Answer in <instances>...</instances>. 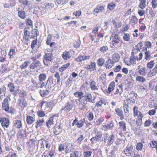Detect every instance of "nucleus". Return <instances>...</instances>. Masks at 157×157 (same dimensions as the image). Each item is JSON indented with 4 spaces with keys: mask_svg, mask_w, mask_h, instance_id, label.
I'll list each match as a JSON object with an SVG mask.
<instances>
[{
    "mask_svg": "<svg viewBox=\"0 0 157 157\" xmlns=\"http://www.w3.org/2000/svg\"><path fill=\"white\" fill-rule=\"evenodd\" d=\"M8 99L5 98L4 99L2 104V108L3 110L8 113H12L14 112V109L12 107H9V101Z\"/></svg>",
    "mask_w": 157,
    "mask_h": 157,
    "instance_id": "obj_1",
    "label": "nucleus"
},
{
    "mask_svg": "<svg viewBox=\"0 0 157 157\" xmlns=\"http://www.w3.org/2000/svg\"><path fill=\"white\" fill-rule=\"evenodd\" d=\"M53 60V55L52 53H47L43 56V61L44 64L46 66L51 64Z\"/></svg>",
    "mask_w": 157,
    "mask_h": 157,
    "instance_id": "obj_2",
    "label": "nucleus"
},
{
    "mask_svg": "<svg viewBox=\"0 0 157 157\" xmlns=\"http://www.w3.org/2000/svg\"><path fill=\"white\" fill-rule=\"evenodd\" d=\"M83 88V87L81 86L78 91L74 93V95L76 97L78 98V100L81 104L82 101V98H83L86 91V89L82 90Z\"/></svg>",
    "mask_w": 157,
    "mask_h": 157,
    "instance_id": "obj_3",
    "label": "nucleus"
},
{
    "mask_svg": "<svg viewBox=\"0 0 157 157\" xmlns=\"http://www.w3.org/2000/svg\"><path fill=\"white\" fill-rule=\"evenodd\" d=\"M92 98V94L86 91L83 98V101H82L81 104H82L83 106H85L87 104V102L93 103Z\"/></svg>",
    "mask_w": 157,
    "mask_h": 157,
    "instance_id": "obj_4",
    "label": "nucleus"
},
{
    "mask_svg": "<svg viewBox=\"0 0 157 157\" xmlns=\"http://www.w3.org/2000/svg\"><path fill=\"white\" fill-rule=\"evenodd\" d=\"M110 39L112 40V43L114 46H117L120 40V37L117 34H112Z\"/></svg>",
    "mask_w": 157,
    "mask_h": 157,
    "instance_id": "obj_5",
    "label": "nucleus"
},
{
    "mask_svg": "<svg viewBox=\"0 0 157 157\" xmlns=\"http://www.w3.org/2000/svg\"><path fill=\"white\" fill-rule=\"evenodd\" d=\"M2 126L3 128H8L10 124V122L7 118L2 117L0 119Z\"/></svg>",
    "mask_w": 157,
    "mask_h": 157,
    "instance_id": "obj_6",
    "label": "nucleus"
},
{
    "mask_svg": "<svg viewBox=\"0 0 157 157\" xmlns=\"http://www.w3.org/2000/svg\"><path fill=\"white\" fill-rule=\"evenodd\" d=\"M73 107V105L71 103L68 102L65 104L64 107L62 108L60 111L62 112L64 110L66 113H67L71 110Z\"/></svg>",
    "mask_w": 157,
    "mask_h": 157,
    "instance_id": "obj_7",
    "label": "nucleus"
},
{
    "mask_svg": "<svg viewBox=\"0 0 157 157\" xmlns=\"http://www.w3.org/2000/svg\"><path fill=\"white\" fill-rule=\"evenodd\" d=\"M40 140L42 141L41 144V148H44L45 145L46 148L48 149L50 148L51 144L48 140H45V139L42 138Z\"/></svg>",
    "mask_w": 157,
    "mask_h": 157,
    "instance_id": "obj_8",
    "label": "nucleus"
},
{
    "mask_svg": "<svg viewBox=\"0 0 157 157\" xmlns=\"http://www.w3.org/2000/svg\"><path fill=\"white\" fill-rule=\"evenodd\" d=\"M31 81L33 86L36 89L39 88H42L43 87V83H40L37 80L33 78H32Z\"/></svg>",
    "mask_w": 157,
    "mask_h": 157,
    "instance_id": "obj_9",
    "label": "nucleus"
},
{
    "mask_svg": "<svg viewBox=\"0 0 157 157\" xmlns=\"http://www.w3.org/2000/svg\"><path fill=\"white\" fill-rule=\"evenodd\" d=\"M53 84V80L52 77H49L46 81V84H45V87L47 89H51V85Z\"/></svg>",
    "mask_w": 157,
    "mask_h": 157,
    "instance_id": "obj_10",
    "label": "nucleus"
},
{
    "mask_svg": "<svg viewBox=\"0 0 157 157\" xmlns=\"http://www.w3.org/2000/svg\"><path fill=\"white\" fill-rule=\"evenodd\" d=\"M102 136V134L101 133H97L96 135L90 139L91 142L92 143H96L97 141L101 140Z\"/></svg>",
    "mask_w": 157,
    "mask_h": 157,
    "instance_id": "obj_11",
    "label": "nucleus"
},
{
    "mask_svg": "<svg viewBox=\"0 0 157 157\" xmlns=\"http://www.w3.org/2000/svg\"><path fill=\"white\" fill-rule=\"evenodd\" d=\"M47 77V75L45 73H41L38 76V78L40 82L43 83V87L45 86V83L44 81L46 80Z\"/></svg>",
    "mask_w": 157,
    "mask_h": 157,
    "instance_id": "obj_12",
    "label": "nucleus"
},
{
    "mask_svg": "<svg viewBox=\"0 0 157 157\" xmlns=\"http://www.w3.org/2000/svg\"><path fill=\"white\" fill-rule=\"evenodd\" d=\"M90 56H86L81 55L78 56L75 59V60L78 62H82L83 61L86 60L90 59Z\"/></svg>",
    "mask_w": 157,
    "mask_h": 157,
    "instance_id": "obj_13",
    "label": "nucleus"
},
{
    "mask_svg": "<svg viewBox=\"0 0 157 157\" xmlns=\"http://www.w3.org/2000/svg\"><path fill=\"white\" fill-rule=\"evenodd\" d=\"M95 63L92 62L90 65H85L84 67L87 70H90V71H92L95 69Z\"/></svg>",
    "mask_w": 157,
    "mask_h": 157,
    "instance_id": "obj_14",
    "label": "nucleus"
},
{
    "mask_svg": "<svg viewBox=\"0 0 157 157\" xmlns=\"http://www.w3.org/2000/svg\"><path fill=\"white\" fill-rule=\"evenodd\" d=\"M18 105L21 108V109L23 110L24 108L26 107L27 105V102L24 99H19L18 100Z\"/></svg>",
    "mask_w": 157,
    "mask_h": 157,
    "instance_id": "obj_15",
    "label": "nucleus"
},
{
    "mask_svg": "<svg viewBox=\"0 0 157 157\" xmlns=\"http://www.w3.org/2000/svg\"><path fill=\"white\" fill-rule=\"evenodd\" d=\"M71 55L68 51H65L63 52V54L62 55V58L65 60H67L71 58Z\"/></svg>",
    "mask_w": 157,
    "mask_h": 157,
    "instance_id": "obj_16",
    "label": "nucleus"
},
{
    "mask_svg": "<svg viewBox=\"0 0 157 157\" xmlns=\"http://www.w3.org/2000/svg\"><path fill=\"white\" fill-rule=\"evenodd\" d=\"M40 62L39 60L33 61L29 66L30 69H34L39 66L40 64Z\"/></svg>",
    "mask_w": 157,
    "mask_h": 157,
    "instance_id": "obj_17",
    "label": "nucleus"
},
{
    "mask_svg": "<svg viewBox=\"0 0 157 157\" xmlns=\"http://www.w3.org/2000/svg\"><path fill=\"white\" fill-rule=\"evenodd\" d=\"M90 80V88L92 90H98V88L97 86L96 85V82L93 79H89Z\"/></svg>",
    "mask_w": 157,
    "mask_h": 157,
    "instance_id": "obj_18",
    "label": "nucleus"
},
{
    "mask_svg": "<svg viewBox=\"0 0 157 157\" xmlns=\"http://www.w3.org/2000/svg\"><path fill=\"white\" fill-rule=\"evenodd\" d=\"M114 62L113 60L109 58L108 60L106 61L105 66L106 68L110 69L114 65Z\"/></svg>",
    "mask_w": 157,
    "mask_h": 157,
    "instance_id": "obj_19",
    "label": "nucleus"
},
{
    "mask_svg": "<svg viewBox=\"0 0 157 157\" xmlns=\"http://www.w3.org/2000/svg\"><path fill=\"white\" fill-rule=\"evenodd\" d=\"M73 145L72 144L66 143L65 154H67L70 152L72 150L71 148L73 147Z\"/></svg>",
    "mask_w": 157,
    "mask_h": 157,
    "instance_id": "obj_20",
    "label": "nucleus"
},
{
    "mask_svg": "<svg viewBox=\"0 0 157 157\" xmlns=\"http://www.w3.org/2000/svg\"><path fill=\"white\" fill-rule=\"evenodd\" d=\"M115 111L117 114L120 117V119L121 120H123L124 119V116L122 111L119 108L116 109Z\"/></svg>",
    "mask_w": 157,
    "mask_h": 157,
    "instance_id": "obj_21",
    "label": "nucleus"
},
{
    "mask_svg": "<svg viewBox=\"0 0 157 157\" xmlns=\"http://www.w3.org/2000/svg\"><path fill=\"white\" fill-rule=\"evenodd\" d=\"M13 126L16 128H20L22 127V124L20 120H16L13 121Z\"/></svg>",
    "mask_w": 157,
    "mask_h": 157,
    "instance_id": "obj_22",
    "label": "nucleus"
},
{
    "mask_svg": "<svg viewBox=\"0 0 157 157\" xmlns=\"http://www.w3.org/2000/svg\"><path fill=\"white\" fill-rule=\"evenodd\" d=\"M85 122V120L84 119H81L79 121L77 119V122L76 124V126L78 128H81L83 126Z\"/></svg>",
    "mask_w": 157,
    "mask_h": 157,
    "instance_id": "obj_23",
    "label": "nucleus"
},
{
    "mask_svg": "<svg viewBox=\"0 0 157 157\" xmlns=\"http://www.w3.org/2000/svg\"><path fill=\"white\" fill-rule=\"evenodd\" d=\"M44 123V121L43 118H39L36 122V128L37 127H40L42 126Z\"/></svg>",
    "mask_w": 157,
    "mask_h": 157,
    "instance_id": "obj_24",
    "label": "nucleus"
},
{
    "mask_svg": "<svg viewBox=\"0 0 157 157\" xmlns=\"http://www.w3.org/2000/svg\"><path fill=\"white\" fill-rule=\"evenodd\" d=\"M62 132V128L60 126L56 127L53 129V132L56 135H59Z\"/></svg>",
    "mask_w": 157,
    "mask_h": 157,
    "instance_id": "obj_25",
    "label": "nucleus"
},
{
    "mask_svg": "<svg viewBox=\"0 0 157 157\" xmlns=\"http://www.w3.org/2000/svg\"><path fill=\"white\" fill-rule=\"evenodd\" d=\"M114 126V124L113 121H111V122L109 124L107 125H104L103 126V128H105V130H107L109 129H112Z\"/></svg>",
    "mask_w": 157,
    "mask_h": 157,
    "instance_id": "obj_26",
    "label": "nucleus"
},
{
    "mask_svg": "<svg viewBox=\"0 0 157 157\" xmlns=\"http://www.w3.org/2000/svg\"><path fill=\"white\" fill-rule=\"evenodd\" d=\"M18 15L22 19H24L26 18V15L25 11L24 10V8L23 9V10L18 12Z\"/></svg>",
    "mask_w": 157,
    "mask_h": 157,
    "instance_id": "obj_27",
    "label": "nucleus"
},
{
    "mask_svg": "<svg viewBox=\"0 0 157 157\" xmlns=\"http://www.w3.org/2000/svg\"><path fill=\"white\" fill-rule=\"evenodd\" d=\"M35 121L34 117L27 116L26 121L28 124H32Z\"/></svg>",
    "mask_w": 157,
    "mask_h": 157,
    "instance_id": "obj_28",
    "label": "nucleus"
},
{
    "mask_svg": "<svg viewBox=\"0 0 157 157\" xmlns=\"http://www.w3.org/2000/svg\"><path fill=\"white\" fill-rule=\"evenodd\" d=\"M115 86V82H111L109 84L108 90L106 91L109 94L114 89V88Z\"/></svg>",
    "mask_w": 157,
    "mask_h": 157,
    "instance_id": "obj_29",
    "label": "nucleus"
},
{
    "mask_svg": "<svg viewBox=\"0 0 157 157\" xmlns=\"http://www.w3.org/2000/svg\"><path fill=\"white\" fill-rule=\"evenodd\" d=\"M113 61L114 63H116L119 60L120 56L117 53H114L112 56Z\"/></svg>",
    "mask_w": 157,
    "mask_h": 157,
    "instance_id": "obj_30",
    "label": "nucleus"
},
{
    "mask_svg": "<svg viewBox=\"0 0 157 157\" xmlns=\"http://www.w3.org/2000/svg\"><path fill=\"white\" fill-rule=\"evenodd\" d=\"M104 10V8L103 6H99L97 7L94 10V14L95 13H101Z\"/></svg>",
    "mask_w": 157,
    "mask_h": 157,
    "instance_id": "obj_31",
    "label": "nucleus"
},
{
    "mask_svg": "<svg viewBox=\"0 0 157 157\" xmlns=\"http://www.w3.org/2000/svg\"><path fill=\"white\" fill-rule=\"evenodd\" d=\"M79 155V152L77 151L74 150L70 151V157H78Z\"/></svg>",
    "mask_w": 157,
    "mask_h": 157,
    "instance_id": "obj_32",
    "label": "nucleus"
},
{
    "mask_svg": "<svg viewBox=\"0 0 157 157\" xmlns=\"http://www.w3.org/2000/svg\"><path fill=\"white\" fill-rule=\"evenodd\" d=\"M48 89L45 90H43L42 91L41 90L40 93L41 96L42 97H45L48 95L49 93V90Z\"/></svg>",
    "mask_w": 157,
    "mask_h": 157,
    "instance_id": "obj_33",
    "label": "nucleus"
},
{
    "mask_svg": "<svg viewBox=\"0 0 157 157\" xmlns=\"http://www.w3.org/2000/svg\"><path fill=\"white\" fill-rule=\"evenodd\" d=\"M119 125L120 126L119 128H121L124 131H126V124L124 121H122L120 122L119 123Z\"/></svg>",
    "mask_w": 157,
    "mask_h": 157,
    "instance_id": "obj_34",
    "label": "nucleus"
},
{
    "mask_svg": "<svg viewBox=\"0 0 157 157\" xmlns=\"http://www.w3.org/2000/svg\"><path fill=\"white\" fill-rule=\"evenodd\" d=\"M151 52L150 51H145L144 53L145 59L146 60L150 59L151 58Z\"/></svg>",
    "mask_w": 157,
    "mask_h": 157,
    "instance_id": "obj_35",
    "label": "nucleus"
},
{
    "mask_svg": "<svg viewBox=\"0 0 157 157\" xmlns=\"http://www.w3.org/2000/svg\"><path fill=\"white\" fill-rule=\"evenodd\" d=\"M66 143H62L60 144L59 147V151H64L65 153Z\"/></svg>",
    "mask_w": 157,
    "mask_h": 157,
    "instance_id": "obj_36",
    "label": "nucleus"
},
{
    "mask_svg": "<svg viewBox=\"0 0 157 157\" xmlns=\"http://www.w3.org/2000/svg\"><path fill=\"white\" fill-rule=\"evenodd\" d=\"M109 135L108 134H104L102 137L101 140L104 141L105 143H107L108 144L109 141Z\"/></svg>",
    "mask_w": 157,
    "mask_h": 157,
    "instance_id": "obj_37",
    "label": "nucleus"
},
{
    "mask_svg": "<svg viewBox=\"0 0 157 157\" xmlns=\"http://www.w3.org/2000/svg\"><path fill=\"white\" fill-rule=\"evenodd\" d=\"M133 116L134 117L137 116L141 113L138 110V108L136 106H134L133 108Z\"/></svg>",
    "mask_w": 157,
    "mask_h": 157,
    "instance_id": "obj_38",
    "label": "nucleus"
},
{
    "mask_svg": "<svg viewBox=\"0 0 157 157\" xmlns=\"http://www.w3.org/2000/svg\"><path fill=\"white\" fill-rule=\"evenodd\" d=\"M53 119L54 117H50L49 119L46 122V125L48 127H50L49 125H51L53 124Z\"/></svg>",
    "mask_w": 157,
    "mask_h": 157,
    "instance_id": "obj_39",
    "label": "nucleus"
},
{
    "mask_svg": "<svg viewBox=\"0 0 157 157\" xmlns=\"http://www.w3.org/2000/svg\"><path fill=\"white\" fill-rule=\"evenodd\" d=\"M68 2L67 0H56L55 4L60 5H64Z\"/></svg>",
    "mask_w": 157,
    "mask_h": 157,
    "instance_id": "obj_40",
    "label": "nucleus"
},
{
    "mask_svg": "<svg viewBox=\"0 0 157 157\" xmlns=\"http://www.w3.org/2000/svg\"><path fill=\"white\" fill-rule=\"evenodd\" d=\"M115 136L113 134L109 136V141L108 142V144L111 145L114 141Z\"/></svg>",
    "mask_w": 157,
    "mask_h": 157,
    "instance_id": "obj_41",
    "label": "nucleus"
},
{
    "mask_svg": "<svg viewBox=\"0 0 157 157\" xmlns=\"http://www.w3.org/2000/svg\"><path fill=\"white\" fill-rule=\"evenodd\" d=\"M30 63L29 62L26 61L24 62L20 66V67L21 69H25L29 65Z\"/></svg>",
    "mask_w": 157,
    "mask_h": 157,
    "instance_id": "obj_42",
    "label": "nucleus"
},
{
    "mask_svg": "<svg viewBox=\"0 0 157 157\" xmlns=\"http://www.w3.org/2000/svg\"><path fill=\"white\" fill-rule=\"evenodd\" d=\"M9 55L10 56V58H13L14 56L16 55V52L14 48L10 49L9 53Z\"/></svg>",
    "mask_w": 157,
    "mask_h": 157,
    "instance_id": "obj_43",
    "label": "nucleus"
},
{
    "mask_svg": "<svg viewBox=\"0 0 157 157\" xmlns=\"http://www.w3.org/2000/svg\"><path fill=\"white\" fill-rule=\"evenodd\" d=\"M24 38L26 39V40L28 41L30 33L27 30L25 29H24Z\"/></svg>",
    "mask_w": 157,
    "mask_h": 157,
    "instance_id": "obj_44",
    "label": "nucleus"
},
{
    "mask_svg": "<svg viewBox=\"0 0 157 157\" xmlns=\"http://www.w3.org/2000/svg\"><path fill=\"white\" fill-rule=\"evenodd\" d=\"M104 118L101 117L99 118L96 121H94V123L97 125H99L104 121Z\"/></svg>",
    "mask_w": 157,
    "mask_h": 157,
    "instance_id": "obj_45",
    "label": "nucleus"
},
{
    "mask_svg": "<svg viewBox=\"0 0 157 157\" xmlns=\"http://www.w3.org/2000/svg\"><path fill=\"white\" fill-rule=\"evenodd\" d=\"M70 63H68L66 64L63 65L59 69V71L60 72H63L66 70V69L70 66Z\"/></svg>",
    "mask_w": 157,
    "mask_h": 157,
    "instance_id": "obj_46",
    "label": "nucleus"
},
{
    "mask_svg": "<svg viewBox=\"0 0 157 157\" xmlns=\"http://www.w3.org/2000/svg\"><path fill=\"white\" fill-rule=\"evenodd\" d=\"M105 60L102 58H99L97 60L98 64L99 66H101L103 65Z\"/></svg>",
    "mask_w": 157,
    "mask_h": 157,
    "instance_id": "obj_47",
    "label": "nucleus"
},
{
    "mask_svg": "<svg viewBox=\"0 0 157 157\" xmlns=\"http://www.w3.org/2000/svg\"><path fill=\"white\" fill-rule=\"evenodd\" d=\"M116 6V4L114 3L111 2L107 6L108 8L110 10H113Z\"/></svg>",
    "mask_w": 157,
    "mask_h": 157,
    "instance_id": "obj_48",
    "label": "nucleus"
},
{
    "mask_svg": "<svg viewBox=\"0 0 157 157\" xmlns=\"http://www.w3.org/2000/svg\"><path fill=\"white\" fill-rule=\"evenodd\" d=\"M136 80L140 82L143 83L146 81V79L143 76H138L136 78Z\"/></svg>",
    "mask_w": 157,
    "mask_h": 157,
    "instance_id": "obj_49",
    "label": "nucleus"
},
{
    "mask_svg": "<svg viewBox=\"0 0 157 157\" xmlns=\"http://www.w3.org/2000/svg\"><path fill=\"white\" fill-rule=\"evenodd\" d=\"M108 48L106 46H103L100 48L99 50L103 53H105L108 50Z\"/></svg>",
    "mask_w": 157,
    "mask_h": 157,
    "instance_id": "obj_50",
    "label": "nucleus"
},
{
    "mask_svg": "<svg viewBox=\"0 0 157 157\" xmlns=\"http://www.w3.org/2000/svg\"><path fill=\"white\" fill-rule=\"evenodd\" d=\"M155 64L154 60H151L150 62H149L147 64V67L149 69H152Z\"/></svg>",
    "mask_w": 157,
    "mask_h": 157,
    "instance_id": "obj_51",
    "label": "nucleus"
},
{
    "mask_svg": "<svg viewBox=\"0 0 157 157\" xmlns=\"http://www.w3.org/2000/svg\"><path fill=\"white\" fill-rule=\"evenodd\" d=\"M140 3L139 5V7L141 9H144L146 6V2L144 0H140Z\"/></svg>",
    "mask_w": 157,
    "mask_h": 157,
    "instance_id": "obj_52",
    "label": "nucleus"
},
{
    "mask_svg": "<svg viewBox=\"0 0 157 157\" xmlns=\"http://www.w3.org/2000/svg\"><path fill=\"white\" fill-rule=\"evenodd\" d=\"M9 88L11 92H13L14 91L15 87L13 83H10L8 85Z\"/></svg>",
    "mask_w": 157,
    "mask_h": 157,
    "instance_id": "obj_53",
    "label": "nucleus"
},
{
    "mask_svg": "<svg viewBox=\"0 0 157 157\" xmlns=\"http://www.w3.org/2000/svg\"><path fill=\"white\" fill-rule=\"evenodd\" d=\"M123 38L124 40L128 41L130 40V36L128 33H124L123 36Z\"/></svg>",
    "mask_w": 157,
    "mask_h": 157,
    "instance_id": "obj_54",
    "label": "nucleus"
},
{
    "mask_svg": "<svg viewBox=\"0 0 157 157\" xmlns=\"http://www.w3.org/2000/svg\"><path fill=\"white\" fill-rule=\"evenodd\" d=\"M54 7V4L51 2L47 3L45 6L46 9L51 10Z\"/></svg>",
    "mask_w": 157,
    "mask_h": 157,
    "instance_id": "obj_55",
    "label": "nucleus"
},
{
    "mask_svg": "<svg viewBox=\"0 0 157 157\" xmlns=\"http://www.w3.org/2000/svg\"><path fill=\"white\" fill-rule=\"evenodd\" d=\"M6 88L4 86H3L0 88V94L2 95V96L5 95L6 93Z\"/></svg>",
    "mask_w": 157,
    "mask_h": 157,
    "instance_id": "obj_56",
    "label": "nucleus"
},
{
    "mask_svg": "<svg viewBox=\"0 0 157 157\" xmlns=\"http://www.w3.org/2000/svg\"><path fill=\"white\" fill-rule=\"evenodd\" d=\"M137 22L138 19L135 16H132L131 19V22L135 25L137 23Z\"/></svg>",
    "mask_w": 157,
    "mask_h": 157,
    "instance_id": "obj_57",
    "label": "nucleus"
},
{
    "mask_svg": "<svg viewBox=\"0 0 157 157\" xmlns=\"http://www.w3.org/2000/svg\"><path fill=\"white\" fill-rule=\"evenodd\" d=\"M92 153L91 151H85L83 152V155L84 157H90Z\"/></svg>",
    "mask_w": 157,
    "mask_h": 157,
    "instance_id": "obj_58",
    "label": "nucleus"
},
{
    "mask_svg": "<svg viewBox=\"0 0 157 157\" xmlns=\"http://www.w3.org/2000/svg\"><path fill=\"white\" fill-rule=\"evenodd\" d=\"M139 72L141 75H145L146 73V68L144 67L140 69L139 70Z\"/></svg>",
    "mask_w": 157,
    "mask_h": 157,
    "instance_id": "obj_59",
    "label": "nucleus"
},
{
    "mask_svg": "<svg viewBox=\"0 0 157 157\" xmlns=\"http://www.w3.org/2000/svg\"><path fill=\"white\" fill-rule=\"evenodd\" d=\"M143 43L141 42H139L136 45L135 47V48H136V49L137 50H139V51H140V50L141 49V47L143 46Z\"/></svg>",
    "mask_w": 157,
    "mask_h": 157,
    "instance_id": "obj_60",
    "label": "nucleus"
},
{
    "mask_svg": "<svg viewBox=\"0 0 157 157\" xmlns=\"http://www.w3.org/2000/svg\"><path fill=\"white\" fill-rule=\"evenodd\" d=\"M152 121L151 120L148 119L144 123V126L145 127H149L151 124Z\"/></svg>",
    "mask_w": 157,
    "mask_h": 157,
    "instance_id": "obj_61",
    "label": "nucleus"
},
{
    "mask_svg": "<svg viewBox=\"0 0 157 157\" xmlns=\"http://www.w3.org/2000/svg\"><path fill=\"white\" fill-rule=\"evenodd\" d=\"M87 117L90 121H92L93 120L94 118V116L93 113L92 112L89 113L87 116Z\"/></svg>",
    "mask_w": 157,
    "mask_h": 157,
    "instance_id": "obj_62",
    "label": "nucleus"
},
{
    "mask_svg": "<svg viewBox=\"0 0 157 157\" xmlns=\"http://www.w3.org/2000/svg\"><path fill=\"white\" fill-rule=\"evenodd\" d=\"M143 146L142 143H139L137 144L136 148L137 150L140 151L142 149Z\"/></svg>",
    "mask_w": 157,
    "mask_h": 157,
    "instance_id": "obj_63",
    "label": "nucleus"
},
{
    "mask_svg": "<svg viewBox=\"0 0 157 157\" xmlns=\"http://www.w3.org/2000/svg\"><path fill=\"white\" fill-rule=\"evenodd\" d=\"M52 36L50 34L48 35L46 41V43L47 45H48L50 44L52 40Z\"/></svg>",
    "mask_w": 157,
    "mask_h": 157,
    "instance_id": "obj_64",
    "label": "nucleus"
}]
</instances>
